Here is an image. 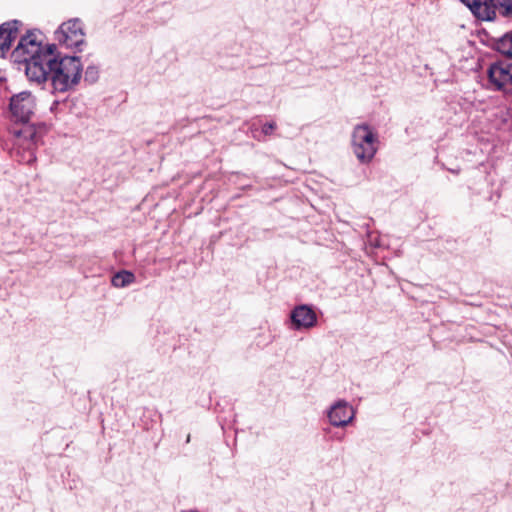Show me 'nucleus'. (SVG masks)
I'll return each instance as SVG.
<instances>
[{
  "mask_svg": "<svg viewBox=\"0 0 512 512\" xmlns=\"http://www.w3.org/2000/svg\"><path fill=\"white\" fill-rule=\"evenodd\" d=\"M15 136L18 140H21L22 137L33 139L36 133L33 130H15Z\"/></svg>",
  "mask_w": 512,
  "mask_h": 512,
  "instance_id": "4468645a",
  "label": "nucleus"
},
{
  "mask_svg": "<svg viewBox=\"0 0 512 512\" xmlns=\"http://www.w3.org/2000/svg\"><path fill=\"white\" fill-rule=\"evenodd\" d=\"M497 49L501 53L512 57V31L500 38L497 43Z\"/></svg>",
  "mask_w": 512,
  "mask_h": 512,
  "instance_id": "ddd939ff",
  "label": "nucleus"
},
{
  "mask_svg": "<svg viewBox=\"0 0 512 512\" xmlns=\"http://www.w3.org/2000/svg\"><path fill=\"white\" fill-rule=\"evenodd\" d=\"M134 281H135L134 274L132 272L126 271V270L117 273L112 278V284L114 287H117V288L126 287V286L132 284Z\"/></svg>",
  "mask_w": 512,
  "mask_h": 512,
  "instance_id": "f8f14e48",
  "label": "nucleus"
},
{
  "mask_svg": "<svg viewBox=\"0 0 512 512\" xmlns=\"http://www.w3.org/2000/svg\"><path fill=\"white\" fill-rule=\"evenodd\" d=\"M34 108V98L29 92H21L14 95L10 101V111L16 123L26 124Z\"/></svg>",
  "mask_w": 512,
  "mask_h": 512,
  "instance_id": "0eeeda50",
  "label": "nucleus"
},
{
  "mask_svg": "<svg viewBox=\"0 0 512 512\" xmlns=\"http://www.w3.org/2000/svg\"><path fill=\"white\" fill-rule=\"evenodd\" d=\"M489 79L497 89H507L512 85V64L498 62L490 66Z\"/></svg>",
  "mask_w": 512,
  "mask_h": 512,
  "instance_id": "9d476101",
  "label": "nucleus"
},
{
  "mask_svg": "<svg viewBox=\"0 0 512 512\" xmlns=\"http://www.w3.org/2000/svg\"><path fill=\"white\" fill-rule=\"evenodd\" d=\"M481 21H492L496 11L501 10L502 14L512 17V0H461Z\"/></svg>",
  "mask_w": 512,
  "mask_h": 512,
  "instance_id": "f03ea898",
  "label": "nucleus"
},
{
  "mask_svg": "<svg viewBox=\"0 0 512 512\" xmlns=\"http://www.w3.org/2000/svg\"><path fill=\"white\" fill-rule=\"evenodd\" d=\"M82 75V64L78 57H63L59 61L55 57L51 80L56 91L64 92L76 85Z\"/></svg>",
  "mask_w": 512,
  "mask_h": 512,
  "instance_id": "f257e3e1",
  "label": "nucleus"
},
{
  "mask_svg": "<svg viewBox=\"0 0 512 512\" xmlns=\"http://www.w3.org/2000/svg\"><path fill=\"white\" fill-rule=\"evenodd\" d=\"M18 22L12 21L4 23L0 26V55L4 56L10 49L12 41H14L18 34Z\"/></svg>",
  "mask_w": 512,
  "mask_h": 512,
  "instance_id": "9b49d317",
  "label": "nucleus"
},
{
  "mask_svg": "<svg viewBox=\"0 0 512 512\" xmlns=\"http://www.w3.org/2000/svg\"><path fill=\"white\" fill-rule=\"evenodd\" d=\"M292 328L295 330H308L316 326L317 314L308 305L296 306L290 313Z\"/></svg>",
  "mask_w": 512,
  "mask_h": 512,
  "instance_id": "6e6552de",
  "label": "nucleus"
},
{
  "mask_svg": "<svg viewBox=\"0 0 512 512\" xmlns=\"http://www.w3.org/2000/svg\"><path fill=\"white\" fill-rule=\"evenodd\" d=\"M352 145L360 161H369L376 152V137L372 130H354Z\"/></svg>",
  "mask_w": 512,
  "mask_h": 512,
  "instance_id": "423d86ee",
  "label": "nucleus"
},
{
  "mask_svg": "<svg viewBox=\"0 0 512 512\" xmlns=\"http://www.w3.org/2000/svg\"><path fill=\"white\" fill-rule=\"evenodd\" d=\"M54 47V45L43 46L36 34L28 33L20 39L11 57L14 62L24 64L27 61H31L32 58H36L40 53L47 52Z\"/></svg>",
  "mask_w": 512,
  "mask_h": 512,
  "instance_id": "39448f33",
  "label": "nucleus"
},
{
  "mask_svg": "<svg viewBox=\"0 0 512 512\" xmlns=\"http://www.w3.org/2000/svg\"><path fill=\"white\" fill-rule=\"evenodd\" d=\"M329 422L335 427H344L354 418V410L346 401H338L327 412Z\"/></svg>",
  "mask_w": 512,
  "mask_h": 512,
  "instance_id": "1a4fd4ad",
  "label": "nucleus"
},
{
  "mask_svg": "<svg viewBox=\"0 0 512 512\" xmlns=\"http://www.w3.org/2000/svg\"><path fill=\"white\" fill-rule=\"evenodd\" d=\"M85 36L83 24L77 18L62 23L55 31L59 44L70 49H80L85 44Z\"/></svg>",
  "mask_w": 512,
  "mask_h": 512,
  "instance_id": "20e7f679",
  "label": "nucleus"
},
{
  "mask_svg": "<svg viewBox=\"0 0 512 512\" xmlns=\"http://www.w3.org/2000/svg\"><path fill=\"white\" fill-rule=\"evenodd\" d=\"M55 52L56 47L47 52H42L36 58L34 57L31 61L24 63L25 73L30 81L42 83L51 76L53 63L55 62Z\"/></svg>",
  "mask_w": 512,
  "mask_h": 512,
  "instance_id": "7ed1b4c3",
  "label": "nucleus"
}]
</instances>
